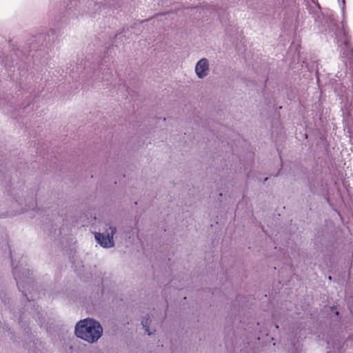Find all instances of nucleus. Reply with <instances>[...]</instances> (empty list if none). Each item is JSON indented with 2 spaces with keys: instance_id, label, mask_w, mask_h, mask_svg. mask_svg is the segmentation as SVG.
<instances>
[{
  "instance_id": "1",
  "label": "nucleus",
  "mask_w": 353,
  "mask_h": 353,
  "mask_svg": "<svg viewBox=\"0 0 353 353\" xmlns=\"http://www.w3.org/2000/svg\"><path fill=\"white\" fill-rule=\"evenodd\" d=\"M103 332L100 323L93 319H86L80 321L75 327L77 337L89 343L96 342Z\"/></svg>"
},
{
  "instance_id": "2",
  "label": "nucleus",
  "mask_w": 353,
  "mask_h": 353,
  "mask_svg": "<svg viewBox=\"0 0 353 353\" xmlns=\"http://www.w3.org/2000/svg\"><path fill=\"white\" fill-rule=\"evenodd\" d=\"M110 232L106 234L96 232L94 234L95 239L104 248H110L114 245L113 236L116 232V228L110 227Z\"/></svg>"
},
{
  "instance_id": "3",
  "label": "nucleus",
  "mask_w": 353,
  "mask_h": 353,
  "mask_svg": "<svg viewBox=\"0 0 353 353\" xmlns=\"http://www.w3.org/2000/svg\"><path fill=\"white\" fill-rule=\"evenodd\" d=\"M338 43L340 46H344L345 50H351L353 52L352 47V37L350 35L347 29L343 26L341 30L337 34Z\"/></svg>"
},
{
  "instance_id": "4",
  "label": "nucleus",
  "mask_w": 353,
  "mask_h": 353,
  "mask_svg": "<svg viewBox=\"0 0 353 353\" xmlns=\"http://www.w3.org/2000/svg\"><path fill=\"white\" fill-rule=\"evenodd\" d=\"M208 70V62L206 59H201L195 67V71L199 77L203 78L206 76Z\"/></svg>"
},
{
  "instance_id": "5",
  "label": "nucleus",
  "mask_w": 353,
  "mask_h": 353,
  "mask_svg": "<svg viewBox=\"0 0 353 353\" xmlns=\"http://www.w3.org/2000/svg\"><path fill=\"white\" fill-rule=\"evenodd\" d=\"M150 323V321L149 318L143 320L141 322V324L143 325V327L145 329V332H147L148 335H150L152 334L149 329Z\"/></svg>"
}]
</instances>
